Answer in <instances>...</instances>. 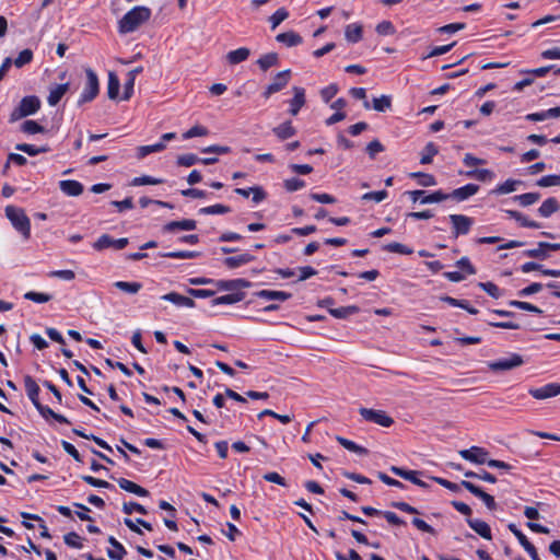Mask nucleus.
Wrapping results in <instances>:
<instances>
[{
	"label": "nucleus",
	"mask_w": 560,
	"mask_h": 560,
	"mask_svg": "<svg viewBox=\"0 0 560 560\" xmlns=\"http://www.w3.org/2000/svg\"><path fill=\"white\" fill-rule=\"evenodd\" d=\"M128 245V238L121 237V238H113L108 234L101 235L94 243L93 248L95 250H104L106 248L113 247L115 249H122Z\"/></svg>",
	"instance_id": "obj_9"
},
{
	"label": "nucleus",
	"mask_w": 560,
	"mask_h": 560,
	"mask_svg": "<svg viewBox=\"0 0 560 560\" xmlns=\"http://www.w3.org/2000/svg\"><path fill=\"white\" fill-rule=\"evenodd\" d=\"M86 81L83 91L79 97V105L93 101L100 92V81L96 72L91 69H85Z\"/></svg>",
	"instance_id": "obj_4"
},
{
	"label": "nucleus",
	"mask_w": 560,
	"mask_h": 560,
	"mask_svg": "<svg viewBox=\"0 0 560 560\" xmlns=\"http://www.w3.org/2000/svg\"><path fill=\"white\" fill-rule=\"evenodd\" d=\"M163 183V179L162 178H155V177H152V176H149V175H143V176H140V177H135L132 179V185L133 186H143V185H159V184H162Z\"/></svg>",
	"instance_id": "obj_56"
},
{
	"label": "nucleus",
	"mask_w": 560,
	"mask_h": 560,
	"mask_svg": "<svg viewBox=\"0 0 560 560\" xmlns=\"http://www.w3.org/2000/svg\"><path fill=\"white\" fill-rule=\"evenodd\" d=\"M384 249L389 253H396L400 255H410L412 254V249L407 247L406 245L397 242L388 243L384 246Z\"/></svg>",
	"instance_id": "obj_51"
},
{
	"label": "nucleus",
	"mask_w": 560,
	"mask_h": 560,
	"mask_svg": "<svg viewBox=\"0 0 560 560\" xmlns=\"http://www.w3.org/2000/svg\"><path fill=\"white\" fill-rule=\"evenodd\" d=\"M438 153V145L434 144L433 142H428L421 152L420 163L430 164Z\"/></svg>",
	"instance_id": "obj_34"
},
{
	"label": "nucleus",
	"mask_w": 560,
	"mask_h": 560,
	"mask_svg": "<svg viewBox=\"0 0 560 560\" xmlns=\"http://www.w3.org/2000/svg\"><path fill=\"white\" fill-rule=\"evenodd\" d=\"M199 162H200V159L196 154H192V153L183 154L177 158V164L180 166L189 167Z\"/></svg>",
	"instance_id": "obj_58"
},
{
	"label": "nucleus",
	"mask_w": 560,
	"mask_h": 560,
	"mask_svg": "<svg viewBox=\"0 0 560 560\" xmlns=\"http://www.w3.org/2000/svg\"><path fill=\"white\" fill-rule=\"evenodd\" d=\"M151 16V10L143 5H138L128 11L118 23V31L121 34L135 32L140 25L147 22Z\"/></svg>",
	"instance_id": "obj_1"
},
{
	"label": "nucleus",
	"mask_w": 560,
	"mask_h": 560,
	"mask_svg": "<svg viewBox=\"0 0 560 560\" xmlns=\"http://www.w3.org/2000/svg\"><path fill=\"white\" fill-rule=\"evenodd\" d=\"M392 106V98L388 95H382L373 100V108L377 112H386Z\"/></svg>",
	"instance_id": "obj_49"
},
{
	"label": "nucleus",
	"mask_w": 560,
	"mask_h": 560,
	"mask_svg": "<svg viewBox=\"0 0 560 560\" xmlns=\"http://www.w3.org/2000/svg\"><path fill=\"white\" fill-rule=\"evenodd\" d=\"M560 117V106L549 108L546 110L537 112V113H530L525 116L526 120L529 121H544L551 118H559Z\"/></svg>",
	"instance_id": "obj_18"
},
{
	"label": "nucleus",
	"mask_w": 560,
	"mask_h": 560,
	"mask_svg": "<svg viewBox=\"0 0 560 560\" xmlns=\"http://www.w3.org/2000/svg\"><path fill=\"white\" fill-rule=\"evenodd\" d=\"M345 37L349 43H358L362 38V26L358 23H351L346 26Z\"/></svg>",
	"instance_id": "obj_31"
},
{
	"label": "nucleus",
	"mask_w": 560,
	"mask_h": 560,
	"mask_svg": "<svg viewBox=\"0 0 560 560\" xmlns=\"http://www.w3.org/2000/svg\"><path fill=\"white\" fill-rule=\"evenodd\" d=\"M278 61H279L278 55L276 52H269V54L261 56L257 60V65L259 66V68L262 71H266L269 68L277 66Z\"/></svg>",
	"instance_id": "obj_39"
},
{
	"label": "nucleus",
	"mask_w": 560,
	"mask_h": 560,
	"mask_svg": "<svg viewBox=\"0 0 560 560\" xmlns=\"http://www.w3.org/2000/svg\"><path fill=\"white\" fill-rule=\"evenodd\" d=\"M467 524L469 527L475 530L478 535H480L485 539H491V529L490 526L478 518H467Z\"/></svg>",
	"instance_id": "obj_24"
},
{
	"label": "nucleus",
	"mask_w": 560,
	"mask_h": 560,
	"mask_svg": "<svg viewBox=\"0 0 560 560\" xmlns=\"http://www.w3.org/2000/svg\"><path fill=\"white\" fill-rule=\"evenodd\" d=\"M376 32L383 36L393 35L395 33V27L392 22L383 21L377 24Z\"/></svg>",
	"instance_id": "obj_64"
},
{
	"label": "nucleus",
	"mask_w": 560,
	"mask_h": 560,
	"mask_svg": "<svg viewBox=\"0 0 560 560\" xmlns=\"http://www.w3.org/2000/svg\"><path fill=\"white\" fill-rule=\"evenodd\" d=\"M24 299L35 303H47L51 300V295L42 292L28 291L24 294Z\"/></svg>",
	"instance_id": "obj_54"
},
{
	"label": "nucleus",
	"mask_w": 560,
	"mask_h": 560,
	"mask_svg": "<svg viewBox=\"0 0 560 560\" xmlns=\"http://www.w3.org/2000/svg\"><path fill=\"white\" fill-rule=\"evenodd\" d=\"M112 548L107 550V556L113 560H122L126 555L124 546L113 536L108 538Z\"/></svg>",
	"instance_id": "obj_29"
},
{
	"label": "nucleus",
	"mask_w": 560,
	"mask_h": 560,
	"mask_svg": "<svg viewBox=\"0 0 560 560\" xmlns=\"http://www.w3.org/2000/svg\"><path fill=\"white\" fill-rule=\"evenodd\" d=\"M521 182L520 180H516V179H508L505 180L504 183L498 185L494 189H493V194H497V195H506V194H510V192H513L516 190V187L517 185H520Z\"/></svg>",
	"instance_id": "obj_40"
},
{
	"label": "nucleus",
	"mask_w": 560,
	"mask_h": 560,
	"mask_svg": "<svg viewBox=\"0 0 560 560\" xmlns=\"http://www.w3.org/2000/svg\"><path fill=\"white\" fill-rule=\"evenodd\" d=\"M120 89V81L114 72L108 73L107 82V95L110 100H115L118 96Z\"/></svg>",
	"instance_id": "obj_35"
},
{
	"label": "nucleus",
	"mask_w": 560,
	"mask_h": 560,
	"mask_svg": "<svg viewBox=\"0 0 560 560\" xmlns=\"http://www.w3.org/2000/svg\"><path fill=\"white\" fill-rule=\"evenodd\" d=\"M328 312L335 318L345 319L351 315L357 314L359 312V307L355 305L341 306L337 308L329 307Z\"/></svg>",
	"instance_id": "obj_30"
},
{
	"label": "nucleus",
	"mask_w": 560,
	"mask_h": 560,
	"mask_svg": "<svg viewBox=\"0 0 560 560\" xmlns=\"http://www.w3.org/2000/svg\"><path fill=\"white\" fill-rule=\"evenodd\" d=\"M208 133L209 130L206 127L201 125H196L183 133V139L187 140L195 137H205L208 136Z\"/></svg>",
	"instance_id": "obj_52"
},
{
	"label": "nucleus",
	"mask_w": 560,
	"mask_h": 560,
	"mask_svg": "<svg viewBox=\"0 0 560 560\" xmlns=\"http://www.w3.org/2000/svg\"><path fill=\"white\" fill-rule=\"evenodd\" d=\"M117 482H118L119 487L127 492L133 493L138 497H148L149 495V491L147 489L135 483L131 480H128L126 478H120L117 480Z\"/></svg>",
	"instance_id": "obj_23"
},
{
	"label": "nucleus",
	"mask_w": 560,
	"mask_h": 560,
	"mask_svg": "<svg viewBox=\"0 0 560 560\" xmlns=\"http://www.w3.org/2000/svg\"><path fill=\"white\" fill-rule=\"evenodd\" d=\"M448 220L452 224V234L456 238L470 232L475 221L465 214H450Z\"/></svg>",
	"instance_id": "obj_5"
},
{
	"label": "nucleus",
	"mask_w": 560,
	"mask_h": 560,
	"mask_svg": "<svg viewBox=\"0 0 560 560\" xmlns=\"http://www.w3.org/2000/svg\"><path fill=\"white\" fill-rule=\"evenodd\" d=\"M255 296L266 301H280L284 302L291 298V293L276 290H260L255 293Z\"/></svg>",
	"instance_id": "obj_20"
},
{
	"label": "nucleus",
	"mask_w": 560,
	"mask_h": 560,
	"mask_svg": "<svg viewBox=\"0 0 560 560\" xmlns=\"http://www.w3.org/2000/svg\"><path fill=\"white\" fill-rule=\"evenodd\" d=\"M24 387L28 399L34 406L39 404V386L31 375L24 376Z\"/></svg>",
	"instance_id": "obj_15"
},
{
	"label": "nucleus",
	"mask_w": 560,
	"mask_h": 560,
	"mask_svg": "<svg viewBox=\"0 0 560 560\" xmlns=\"http://www.w3.org/2000/svg\"><path fill=\"white\" fill-rule=\"evenodd\" d=\"M114 287L128 294H136L141 290L142 284L140 282L116 281Z\"/></svg>",
	"instance_id": "obj_41"
},
{
	"label": "nucleus",
	"mask_w": 560,
	"mask_h": 560,
	"mask_svg": "<svg viewBox=\"0 0 560 560\" xmlns=\"http://www.w3.org/2000/svg\"><path fill=\"white\" fill-rule=\"evenodd\" d=\"M291 71L284 70L278 72L273 78V81L266 88L264 92V96L266 98L270 97L272 94L281 91L284 86H287L290 79Z\"/></svg>",
	"instance_id": "obj_12"
},
{
	"label": "nucleus",
	"mask_w": 560,
	"mask_h": 560,
	"mask_svg": "<svg viewBox=\"0 0 560 560\" xmlns=\"http://www.w3.org/2000/svg\"><path fill=\"white\" fill-rule=\"evenodd\" d=\"M388 196L387 190H378V191H370L365 192L361 198L364 201L373 200L375 202H381L386 199Z\"/></svg>",
	"instance_id": "obj_61"
},
{
	"label": "nucleus",
	"mask_w": 560,
	"mask_h": 560,
	"mask_svg": "<svg viewBox=\"0 0 560 560\" xmlns=\"http://www.w3.org/2000/svg\"><path fill=\"white\" fill-rule=\"evenodd\" d=\"M540 199L539 192H526L522 195H516L513 197L514 201H517L522 207H528L534 205Z\"/></svg>",
	"instance_id": "obj_37"
},
{
	"label": "nucleus",
	"mask_w": 560,
	"mask_h": 560,
	"mask_svg": "<svg viewBox=\"0 0 560 560\" xmlns=\"http://www.w3.org/2000/svg\"><path fill=\"white\" fill-rule=\"evenodd\" d=\"M336 440L338 441V443L340 445H342L346 450L350 451V452H353L355 454H359V455H366L368 454V450L358 445L357 443H354L353 441H350L346 438H342V436H336Z\"/></svg>",
	"instance_id": "obj_38"
},
{
	"label": "nucleus",
	"mask_w": 560,
	"mask_h": 560,
	"mask_svg": "<svg viewBox=\"0 0 560 560\" xmlns=\"http://www.w3.org/2000/svg\"><path fill=\"white\" fill-rule=\"evenodd\" d=\"M65 544L69 547L81 549L83 547L82 538L74 532L68 533L63 536Z\"/></svg>",
	"instance_id": "obj_55"
},
{
	"label": "nucleus",
	"mask_w": 560,
	"mask_h": 560,
	"mask_svg": "<svg viewBox=\"0 0 560 560\" xmlns=\"http://www.w3.org/2000/svg\"><path fill=\"white\" fill-rule=\"evenodd\" d=\"M289 12L284 8L278 9L270 18L269 22L271 24V28L275 30L278 27L285 19H288Z\"/></svg>",
	"instance_id": "obj_48"
},
{
	"label": "nucleus",
	"mask_w": 560,
	"mask_h": 560,
	"mask_svg": "<svg viewBox=\"0 0 560 560\" xmlns=\"http://www.w3.org/2000/svg\"><path fill=\"white\" fill-rule=\"evenodd\" d=\"M16 150L22 151V152L28 154L30 156H35L39 153L48 152L49 148L46 145L45 147H36L33 144L21 143V144L16 145Z\"/></svg>",
	"instance_id": "obj_45"
},
{
	"label": "nucleus",
	"mask_w": 560,
	"mask_h": 560,
	"mask_svg": "<svg viewBox=\"0 0 560 560\" xmlns=\"http://www.w3.org/2000/svg\"><path fill=\"white\" fill-rule=\"evenodd\" d=\"M524 363L523 358L517 353H511L508 357L500 358L489 363L492 371H509Z\"/></svg>",
	"instance_id": "obj_7"
},
{
	"label": "nucleus",
	"mask_w": 560,
	"mask_h": 560,
	"mask_svg": "<svg viewBox=\"0 0 560 560\" xmlns=\"http://www.w3.org/2000/svg\"><path fill=\"white\" fill-rule=\"evenodd\" d=\"M410 176L418 178L419 184L423 187L434 186L436 184L435 177L431 174L416 172V173H411Z\"/></svg>",
	"instance_id": "obj_53"
},
{
	"label": "nucleus",
	"mask_w": 560,
	"mask_h": 560,
	"mask_svg": "<svg viewBox=\"0 0 560 560\" xmlns=\"http://www.w3.org/2000/svg\"><path fill=\"white\" fill-rule=\"evenodd\" d=\"M284 187L288 191H296L305 187V182L303 179L292 177L284 180Z\"/></svg>",
	"instance_id": "obj_62"
},
{
	"label": "nucleus",
	"mask_w": 560,
	"mask_h": 560,
	"mask_svg": "<svg viewBox=\"0 0 560 560\" xmlns=\"http://www.w3.org/2000/svg\"><path fill=\"white\" fill-rule=\"evenodd\" d=\"M199 254L197 252L191 250H176V252H167L163 253L160 256L164 258H174V259H191L196 258Z\"/></svg>",
	"instance_id": "obj_46"
},
{
	"label": "nucleus",
	"mask_w": 560,
	"mask_h": 560,
	"mask_svg": "<svg viewBox=\"0 0 560 560\" xmlns=\"http://www.w3.org/2000/svg\"><path fill=\"white\" fill-rule=\"evenodd\" d=\"M272 132L279 138L280 140H285L295 135V129L292 126L291 121H285L272 129Z\"/></svg>",
	"instance_id": "obj_32"
},
{
	"label": "nucleus",
	"mask_w": 560,
	"mask_h": 560,
	"mask_svg": "<svg viewBox=\"0 0 560 560\" xmlns=\"http://www.w3.org/2000/svg\"><path fill=\"white\" fill-rule=\"evenodd\" d=\"M122 512L125 514H132L133 512H138L140 514H147L148 511L145 508L137 502H125L122 504Z\"/></svg>",
	"instance_id": "obj_59"
},
{
	"label": "nucleus",
	"mask_w": 560,
	"mask_h": 560,
	"mask_svg": "<svg viewBox=\"0 0 560 560\" xmlns=\"http://www.w3.org/2000/svg\"><path fill=\"white\" fill-rule=\"evenodd\" d=\"M464 175L469 178H476L480 182L492 180L494 178V173L487 168L467 171Z\"/></svg>",
	"instance_id": "obj_36"
},
{
	"label": "nucleus",
	"mask_w": 560,
	"mask_h": 560,
	"mask_svg": "<svg viewBox=\"0 0 560 560\" xmlns=\"http://www.w3.org/2000/svg\"><path fill=\"white\" fill-rule=\"evenodd\" d=\"M560 209L559 201L553 198H547L538 208V214L542 218H549Z\"/></svg>",
	"instance_id": "obj_25"
},
{
	"label": "nucleus",
	"mask_w": 560,
	"mask_h": 560,
	"mask_svg": "<svg viewBox=\"0 0 560 560\" xmlns=\"http://www.w3.org/2000/svg\"><path fill=\"white\" fill-rule=\"evenodd\" d=\"M33 51L28 48L22 50L18 57L12 61L16 68H22L33 60Z\"/></svg>",
	"instance_id": "obj_47"
},
{
	"label": "nucleus",
	"mask_w": 560,
	"mask_h": 560,
	"mask_svg": "<svg viewBox=\"0 0 560 560\" xmlns=\"http://www.w3.org/2000/svg\"><path fill=\"white\" fill-rule=\"evenodd\" d=\"M243 295L241 293H229L221 296H218L212 300V306L217 305H232L241 302Z\"/></svg>",
	"instance_id": "obj_33"
},
{
	"label": "nucleus",
	"mask_w": 560,
	"mask_h": 560,
	"mask_svg": "<svg viewBox=\"0 0 560 560\" xmlns=\"http://www.w3.org/2000/svg\"><path fill=\"white\" fill-rule=\"evenodd\" d=\"M539 187L560 186V175H546L537 180Z\"/></svg>",
	"instance_id": "obj_57"
},
{
	"label": "nucleus",
	"mask_w": 560,
	"mask_h": 560,
	"mask_svg": "<svg viewBox=\"0 0 560 560\" xmlns=\"http://www.w3.org/2000/svg\"><path fill=\"white\" fill-rule=\"evenodd\" d=\"M21 130L27 135H35L44 132V127L35 120H25L21 125Z\"/></svg>",
	"instance_id": "obj_50"
},
{
	"label": "nucleus",
	"mask_w": 560,
	"mask_h": 560,
	"mask_svg": "<svg viewBox=\"0 0 560 560\" xmlns=\"http://www.w3.org/2000/svg\"><path fill=\"white\" fill-rule=\"evenodd\" d=\"M479 191V186L476 184H466L459 188L454 189L451 194H447L448 198L456 200L457 202L465 201L476 195Z\"/></svg>",
	"instance_id": "obj_13"
},
{
	"label": "nucleus",
	"mask_w": 560,
	"mask_h": 560,
	"mask_svg": "<svg viewBox=\"0 0 560 560\" xmlns=\"http://www.w3.org/2000/svg\"><path fill=\"white\" fill-rule=\"evenodd\" d=\"M504 212L511 219H514L523 228H529V229H539L540 228V224L538 222L529 220L522 212H518L515 210H504Z\"/></svg>",
	"instance_id": "obj_27"
},
{
	"label": "nucleus",
	"mask_w": 560,
	"mask_h": 560,
	"mask_svg": "<svg viewBox=\"0 0 560 560\" xmlns=\"http://www.w3.org/2000/svg\"><path fill=\"white\" fill-rule=\"evenodd\" d=\"M197 228V223L195 220L185 219L180 221H171L163 226L164 232H175L177 230L182 231H194Z\"/></svg>",
	"instance_id": "obj_17"
},
{
	"label": "nucleus",
	"mask_w": 560,
	"mask_h": 560,
	"mask_svg": "<svg viewBox=\"0 0 560 560\" xmlns=\"http://www.w3.org/2000/svg\"><path fill=\"white\" fill-rule=\"evenodd\" d=\"M359 412L365 421L376 423L384 428H388L394 423V420L383 410L361 408Z\"/></svg>",
	"instance_id": "obj_6"
},
{
	"label": "nucleus",
	"mask_w": 560,
	"mask_h": 560,
	"mask_svg": "<svg viewBox=\"0 0 560 560\" xmlns=\"http://www.w3.org/2000/svg\"><path fill=\"white\" fill-rule=\"evenodd\" d=\"M528 393L532 397L539 400L556 397L560 395V384L548 383L538 388H530Z\"/></svg>",
	"instance_id": "obj_11"
},
{
	"label": "nucleus",
	"mask_w": 560,
	"mask_h": 560,
	"mask_svg": "<svg viewBox=\"0 0 560 560\" xmlns=\"http://www.w3.org/2000/svg\"><path fill=\"white\" fill-rule=\"evenodd\" d=\"M231 211L230 207L217 203L208 207H203L199 209L200 214L214 215V214H225Z\"/></svg>",
	"instance_id": "obj_42"
},
{
	"label": "nucleus",
	"mask_w": 560,
	"mask_h": 560,
	"mask_svg": "<svg viewBox=\"0 0 560 560\" xmlns=\"http://www.w3.org/2000/svg\"><path fill=\"white\" fill-rule=\"evenodd\" d=\"M250 55V50L246 47H241L235 50H231L226 55V60L230 65H237L245 61Z\"/></svg>",
	"instance_id": "obj_28"
},
{
	"label": "nucleus",
	"mask_w": 560,
	"mask_h": 560,
	"mask_svg": "<svg viewBox=\"0 0 560 560\" xmlns=\"http://www.w3.org/2000/svg\"><path fill=\"white\" fill-rule=\"evenodd\" d=\"M276 40L287 47H295L303 43L302 36L293 31L278 34Z\"/></svg>",
	"instance_id": "obj_21"
},
{
	"label": "nucleus",
	"mask_w": 560,
	"mask_h": 560,
	"mask_svg": "<svg viewBox=\"0 0 560 560\" xmlns=\"http://www.w3.org/2000/svg\"><path fill=\"white\" fill-rule=\"evenodd\" d=\"M294 96L290 101V114L295 116L305 104V91L303 88H293Z\"/></svg>",
	"instance_id": "obj_19"
},
{
	"label": "nucleus",
	"mask_w": 560,
	"mask_h": 560,
	"mask_svg": "<svg viewBox=\"0 0 560 560\" xmlns=\"http://www.w3.org/2000/svg\"><path fill=\"white\" fill-rule=\"evenodd\" d=\"M459 455L468 460V462H471L474 464H487L488 462V455L489 453L482 448V447H479V446H471L470 448L468 450H462L459 451Z\"/></svg>",
	"instance_id": "obj_10"
},
{
	"label": "nucleus",
	"mask_w": 560,
	"mask_h": 560,
	"mask_svg": "<svg viewBox=\"0 0 560 560\" xmlns=\"http://www.w3.org/2000/svg\"><path fill=\"white\" fill-rule=\"evenodd\" d=\"M509 304L513 307H516V308H520L523 311H527V312H532V313H536V314L542 313V311L540 308H538L537 306H535L528 302L514 300V301H511Z\"/></svg>",
	"instance_id": "obj_60"
},
{
	"label": "nucleus",
	"mask_w": 560,
	"mask_h": 560,
	"mask_svg": "<svg viewBox=\"0 0 560 560\" xmlns=\"http://www.w3.org/2000/svg\"><path fill=\"white\" fill-rule=\"evenodd\" d=\"M59 188L65 195L71 197H77L83 192V185L73 179L60 180Z\"/></svg>",
	"instance_id": "obj_16"
},
{
	"label": "nucleus",
	"mask_w": 560,
	"mask_h": 560,
	"mask_svg": "<svg viewBox=\"0 0 560 560\" xmlns=\"http://www.w3.org/2000/svg\"><path fill=\"white\" fill-rule=\"evenodd\" d=\"M385 150L384 145L378 140H373L366 145V152L371 159Z\"/></svg>",
	"instance_id": "obj_63"
},
{
	"label": "nucleus",
	"mask_w": 560,
	"mask_h": 560,
	"mask_svg": "<svg viewBox=\"0 0 560 560\" xmlns=\"http://www.w3.org/2000/svg\"><path fill=\"white\" fill-rule=\"evenodd\" d=\"M42 102L36 95L24 96L20 104L10 114V122L18 121L24 117L36 114L40 108Z\"/></svg>",
	"instance_id": "obj_3"
},
{
	"label": "nucleus",
	"mask_w": 560,
	"mask_h": 560,
	"mask_svg": "<svg viewBox=\"0 0 560 560\" xmlns=\"http://www.w3.org/2000/svg\"><path fill=\"white\" fill-rule=\"evenodd\" d=\"M5 217L12 226L25 238L31 236V221L22 208L14 206L5 207Z\"/></svg>",
	"instance_id": "obj_2"
},
{
	"label": "nucleus",
	"mask_w": 560,
	"mask_h": 560,
	"mask_svg": "<svg viewBox=\"0 0 560 560\" xmlns=\"http://www.w3.org/2000/svg\"><path fill=\"white\" fill-rule=\"evenodd\" d=\"M162 300L173 303L174 305L178 307H187L192 308L195 307V301L189 298L182 295L177 292H170L161 296Z\"/></svg>",
	"instance_id": "obj_14"
},
{
	"label": "nucleus",
	"mask_w": 560,
	"mask_h": 560,
	"mask_svg": "<svg viewBox=\"0 0 560 560\" xmlns=\"http://www.w3.org/2000/svg\"><path fill=\"white\" fill-rule=\"evenodd\" d=\"M407 194L413 202L420 200L422 205L436 203L448 199L447 194L443 192L442 190H436L429 195H425L424 190H411L407 191Z\"/></svg>",
	"instance_id": "obj_8"
},
{
	"label": "nucleus",
	"mask_w": 560,
	"mask_h": 560,
	"mask_svg": "<svg viewBox=\"0 0 560 560\" xmlns=\"http://www.w3.org/2000/svg\"><path fill=\"white\" fill-rule=\"evenodd\" d=\"M165 149V144L163 142H156L150 145H142L138 148V158L143 159L147 155L155 152H161Z\"/></svg>",
	"instance_id": "obj_44"
},
{
	"label": "nucleus",
	"mask_w": 560,
	"mask_h": 560,
	"mask_svg": "<svg viewBox=\"0 0 560 560\" xmlns=\"http://www.w3.org/2000/svg\"><path fill=\"white\" fill-rule=\"evenodd\" d=\"M255 257L249 253H243L236 256L226 257L223 260V264L231 269L238 268L244 266L250 261H253Z\"/></svg>",
	"instance_id": "obj_22"
},
{
	"label": "nucleus",
	"mask_w": 560,
	"mask_h": 560,
	"mask_svg": "<svg viewBox=\"0 0 560 560\" xmlns=\"http://www.w3.org/2000/svg\"><path fill=\"white\" fill-rule=\"evenodd\" d=\"M546 242H539L536 248L527 249L524 252V255L532 258L545 259L548 257Z\"/></svg>",
	"instance_id": "obj_43"
},
{
	"label": "nucleus",
	"mask_w": 560,
	"mask_h": 560,
	"mask_svg": "<svg viewBox=\"0 0 560 560\" xmlns=\"http://www.w3.org/2000/svg\"><path fill=\"white\" fill-rule=\"evenodd\" d=\"M69 90V83L57 84L49 90L47 102L50 106H56L62 96Z\"/></svg>",
	"instance_id": "obj_26"
}]
</instances>
